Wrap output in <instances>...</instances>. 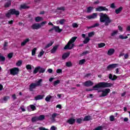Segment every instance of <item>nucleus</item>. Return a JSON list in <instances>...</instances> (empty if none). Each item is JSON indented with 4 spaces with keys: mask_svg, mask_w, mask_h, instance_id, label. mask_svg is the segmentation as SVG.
<instances>
[{
    "mask_svg": "<svg viewBox=\"0 0 130 130\" xmlns=\"http://www.w3.org/2000/svg\"><path fill=\"white\" fill-rule=\"evenodd\" d=\"M124 57L125 59L128 58V54H125L124 55Z\"/></svg>",
    "mask_w": 130,
    "mask_h": 130,
    "instance_id": "69168bd1",
    "label": "nucleus"
},
{
    "mask_svg": "<svg viewBox=\"0 0 130 130\" xmlns=\"http://www.w3.org/2000/svg\"><path fill=\"white\" fill-rule=\"evenodd\" d=\"M90 41V38L87 37L85 38L84 40L83 41L84 44H87V43H89Z\"/></svg>",
    "mask_w": 130,
    "mask_h": 130,
    "instance_id": "cd10ccee",
    "label": "nucleus"
},
{
    "mask_svg": "<svg viewBox=\"0 0 130 130\" xmlns=\"http://www.w3.org/2000/svg\"><path fill=\"white\" fill-rule=\"evenodd\" d=\"M54 29L56 32H58V33H59V32H61V31H62V30L61 29L59 28V27L56 26H54Z\"/></svg>",
    "mask_w": 130,
    "mask_h": 130,
    "instance_id": "aec40b11",
    "label": "nucleus"
},
{
    "mask_svg": "<svg viewBox=\"0 0 130 130\" xmlns=\"http://www.w3.org/2000/svg\"><path fill=\"white\" fill-rule=\"evenodd\" d=\"M95 35V31H92L88 33V38L89 37H93Z\"/></svg>",
    "mask_w": 130,
    "mask_h": 130,
    "instance_id": "79ce46f5",
    "label": "nucleus"
},
{
    "mask_svg": "<svg viewBox=\"0 0 130 130\" xmlns=\"http://www.w3.org/2000/svg\"><path fill=\"white\" fill-rule=\"evenodd\" d=\"M11 5H12V2L9 1L5 4V8H9V7L11 6Z\"/></svg>",
    "mask_w": 130,
    "mask_h": 130,
    "instance_id": "f704fd0d",
    "label": "nucleus"
},
{
    "mask_svg": "<svg viewBox=\"0 0 130 130\" xmlns=\"http://www.w3.org/2000/svg\"><path fill=\"white\" fill-rule=\"evenodd\" d=\"M25 9H28V7L26 4H22L20 6V10H25Z\"/></svg>",
    "mask_w": 130,
    "mask_h": 130,
    "instance_id": "c85d7f7f",
    "label": "nucleus"
},
{
    "mask_svg": "<svg viewBox=\"0 0 130 130\" xmlns=\"http://www.w3.org/2000/svg\"><path fill=\"white\" fill-rule=\"evenodd\" d=\"M91 119H92V118L90 116H86L84 117L83 121H88L89 120H91Z\"/></svg>",
    "mask_w": 130,
    "mask_h": 130,
    "instance_id": "b1692460",
    "label": "nucleus"
},
{
    "mask_svg": "<svg viewBox=\"0 0 130 130\" xmlns=\"http://www.w3.org/2000/svg\"><path fill=\"white\" fill-rule=\"evenodd\" d=\"M48 73H49V74H51V73H52L53 72V70L51 69H48Z\"/></svg>",
    "mask_w": 130,
    "mask_h": 130,
    "instance_id": "338daca9",
    "label": "nucleus"
},
{
    "mask_svg": "<svg viewBox=\"0 0 130 130\" xmlns=\"http://www.w3.org/2000/svg\"><path fill=\"white\" fill-rule=\"evenodd\" d=\"M42 81H43L42 79H40V80H39V81L36 82V83H35V84H36L37 87H38L39 86H42L41 83H42Z\"/></svg>",
    "mask_w": 130,
    "mask_h": 130,
    "instance_id": "a878e982",
    "label": "nucleus"
},
{
    "mask_svg": "<svg viewBox=\"0 0 130 130\" xmlns=\"http://www.w3.org/2000/svg\"><path fill=\"white\" fill-rule=\"evenodd\" d=\"M116 67H118V64L114 63V64H110L107 67V70L108 71H111V70H112V69H115Z\"/></svg>",
    "mask_w": 130,
    "mask_h": 130,
    "instance_id": "0eeeda50",
    "label": "nucleus"
},
{
    "mask_svg": "<svg viewBox=\"0 0 130 130\" xmlns=\"http://www.w3.org/2000/svg\"><path fill=\"white\" fill-rule=\"evenodd\" d=\"M75 121L76 119L74 118H70L67 121V122L69 123V124H74Z\"/></svg>",
    "mask_w": 130,
    "mask_h": 130,
    "instance_id": "a211bd4d",
    "label": "nucleus"
},
{
    "mask_svg": "<svg viewBox=\"0 0 130 130\" xmlns=\"http://www.w3.org/2000/svg\"><path fill=\"white\" fill-rule=\"evenodd\" d=\"M121 11H122V7H120L115 10V13L116 14H119Z\"/></svg>",
    "mask_w": 130,
    "mask_h": 130,
    "instance_id": "2f4dec72",
    "label": "nucleus"
},
{
    "mask_svg": "<svg viewBox=\"0 0 130 130\" xmlns=\"http://www.w3.org/2000/svg\"><path fill=\"white\" fill-rule=\"evenodd\" d=\"M8 99H10V97H9L8 96H6L4 98V101L5 102L8 101Z\"/></svg>",
    "mask_w": 130,
    "mask_h": 130,
    "instance_id": "4d7b16f0",
    "label": "nucleus"
},
{
    "mask_svg": "<svg viewBox=\"0 0 130 130\" xmlns=\"http://www.w3.org/2000/svg\"><path fill=\"white\" fill-rule=\"evenodd\" d=\"M46 23H47L46 21H43L41 23V24H40V25H41V27H42V26H44Z\"/></svg>",
    "mask_w": 130,
    "mask_h": 130,
    "instance_id": "680f3d73",
    "label": "nucleus"
},
{
    "mask_svg": "<svg viewBox=\"0 0 130 130\" xmlns=\"http://www.w3.org/2000/svg\"><path fill=\"white\" fill-rule=\"evenodd\" d=\"M56 72L57 74H60L62 73V70H61V69H57Z\"/></svg>",
    "mask_w": 130,
    "mask_h": 130,
    "instance_id": "13d9d810",
    "label": "nucleus"
},
{
    "mask_svg": "<svg viewBox=\"0 0 130 130\" xmlns=\"http://www.w3.org/2000/svg\"><path fill=\"white\" fill-rule=\"evenodd\" d=\"M4 47L3 48V49L4 50H6L7 48V46H8V43L7 42H5V44H4Z\"/></svg>",
    "mask_w": 130,
    "mask_h": 130,
    "instance_id": "6e6d98bb",
    "label": "nucleus"
},
{
    "mask_svg": "<svg viewBox=\"0 0 130 130\" xmlns=\"http://www.w3.org/2000/svg\"><path fill=\"white\" fill-rule=\"evenodd\" d=\"M110 121H114V116L113 115L110 117Z\"/></svg>",
    "mask_w": 130,
    "mask_h": 130,
    "instance_id": "5fc2aeb1",
    "label": "nucleus"
},
{
    "mask_svg": "<svg viewBox=\"0 0 130 130\" xmlns=\"http://www.w3.org/2000/svg\"><path fill=\"white\" fill-rule=\"evenodd\" d=\"M44 97V95H39L35 98V100L36 101H37V100H42V99H43Z\"/></svg>",
    "mask_w": 130,
    "mask_h": 130,
    "instance_id": "dca6fc26",
    "label": "nucleus"
},
{
    "mask_svg": "<svg viewBox=\"0 0 130 130\" xmlns=\"http://www.w3.org/2000/svg\"><path fill=\"white\" fill-rule=\"evenodd\" d=\"M8 57L9 58H12V57H13V53H10L8 54Z\"/></svg>",
    "mask_w": 130,
    "mask_h": 130,
    "instance_id": "bf43d9fd",
    "label": "nucleus"
},
{
    "mask_svg": "<svg viewBox=\"0 0 130 130\" xmlns=\"http://www.w3.org/2000/svg\"><path fill=\"white\" fill-rule=\"evenodd\" d=\"M98 12H102V11H108V9L105 7L100 6L95 9Z\"/></svg>",
    "mask_w": 130,
    "mask_h": 130,
    "instance_id": "6e6552de",
    "label": "nucleus"
},
{
    "mask_svg": "<svg viewBox=\"0 0 130 130\" xmlns=\"http://www.w3.org/2000/svg\"><path fill=\"white\" fill-rule=\"evenodd\" d=\"M19 14L20 12L19 11L16 10V9H11L6 14V17H7V18H10V17H11V15H16V16H19Z\"/></svg>",
    "mask_w": 130,
    "mask_h": 130,
    "instance_id": "20e7f679",
    "label": "nucleus"
},
{
    "mask_svg": "<svg viewBox=\"0 0 130 130\" xmlns=\"http://www.w3.org/2000/svg\"><path fill=\"white\" fill-rule=\"evenodd\" d=\"M6 60V57L0 53V61H5Z\"/></svg>",
    "mask_w": 130,
    "mask_h": 130,
    "instance_id": "58836bf2",
    "label": "nucleus"
},
{
    "mask_svg": "<svg viewBox=\"0 0 130 130\" xmlns=\"http://www.w3.org/2000/svg\"><path fill=\"white\" fill-rule=\"evenodd\" d=\"M51 98H52V96L50 95H48V96H47L45 98V101L47 102H49L50 101V99H51Z\"/></svg>",
    "mask_w": 130,
    "mask_h": 130,
    "instance_id": "7c9ffc66",
    "label": "nucleus"
},
{
    "mask_svg": "<svg viewBox=\"0 0 130 130\" xmlns=\"http://www.w3.org/2000/svg\"><path fill=\"white\" fill-rule=\"evenodd\" d=\"M44 54V51L43 50H41V51L39 52V54L38 55V57H41L42 55Z\"/></svg>",
    "mask_w": 130,
    "mask_h": 130,
    "instance_id": "473e14b6",
    "label": "nucleus"
},
{
    "mask_svg": "<svg viewBox=\"0 0 130 130\" xmlns=\"http://www.w3.org/2000/svg\"><path fill=\"white\" fill-rule=\"evenodd\" d=\"M70 52L65 53H64L62 56V59H66V58H67V57H69L70 56Z\"/></svg>",
    "mask_w": 130,
    "mask_h": 130,
    "instance_id": "6ab92c4d",
    "label": "nucleus"
},
{
    "mask_svg": "<svg viewBox=\"0 0 130 130\" xmlns=\"http://www.w3.org/2000/svg\"><path fill=\"white\" fill-rule=\"evenodd\" d=\"M112 86V84L107 82H100L93 87V89H89L88 91L98 90L99 88H109Z\"/></svg>",
    "mask_w": 130,
    "mask_h": 130,
    "instance_id": "f03ea898",
    "label": "nucleus"
},
{
    "mask_svg": "<svg viewBox=\"0 0 130 130\" xmlns=\"http://www.w3.org/2000/svg\"><path fill=\"white\" fill-rule=\"evenodd\" d=\"M83 119L82 118H78L77 119L76 122L77 123H81Z\"/></svg>",
    "mask_w": 130,
    "mask_h": 130,
    "instance_id": "3c124183",
    "label": "nucleus"
},
{
    "mask_svg": "<svg viewBox=\"0 0 130 130\" xmlns=\"http://www.w3.org/2000/svg\"><path fill=\"white\" fill-rule=\"evenodd\" d=\"M115 52V50H114V49L111 48L108 51L107 54L108 55H112V54H113Z\"/></svg>",
    "mask_w": 130,
    "mask_h": 130,
    "instance_id": "4468645a",
    "label": "nucleus"
},
{
    "mask_svg": "<svg viewBox=\"0 0 130 130\" xmlns=\"http://www.w3.org/2000/svg\"><path fill=\"white\" fill-rule=\"evenodd\" d=\"M109 79L112 80V81H114V80L117 79V77L116 75H112V74H110L109 76Z\"/></svg>",
    "mask_w": 130,
    "mask_h": 130,
    "instance_id": "2eb2a0df",
    "label": "nucleus"
},
{
    "mask_svg": "<svg viewBox=\"0 0 130 130\" xmlns=\"http://www.w3.org/2000/svg\"><path fill=\"white\" fill-rule=\"evenodd\" d=\"M59 83H60V81L59 80H57L54 81V86L55 87L57 86V85H58V84H59Z\"/></svg>",
    "mask_w": 130,
    "mask_h": 130,
    "instance_id": "c03bdc74",
    "label": "nucleus"
},
{
    "mask_svg": "<svg viewBox=\"0 0 130 130\" xmlns=\"http://www.w3.org/2000/svg\"><path fill=\"white\" fill-rule=\"evenodd\" d=\"M78 37H72L70 41L68 42L67 45L65 46L64 47V49H72L73 47H75V41L77 40Z\"/></svg>",
    "mask_w": 130,
    "mask_h": 130,
    "instance_id": "7ed1b4c3",
    "label": "nucleus"
},
{
    "mask_svg": "<svg viewBox=\"0 0 130 130\" xmlns=\"http://www.w3.org/2000/svg\"><path fill=\"white\" fill-rule=\"evenodd\" d=\"M54 43V42L53 41H51L50 43H49L47 45L45 46V48H48V47H50V46H52V44Z\"/></svg>",
    "mask_w": 130,
    "mask_h": 130,
    "instance_id": "4be33fe9",
    "label": "nucleus"
},
{
    "mask_svg": "<svg viewBox=\"0 0 130 130\" xmlns=\"http://www.w3.org/2000/svg\"><path fill=\"white\" fill-rule=\"evenodd\" d=\"M119 38H120V39H127V36L124 37L123 35H120Z\"/></svg>",
    "mask_w": 130,
    "mask_h": 130,
    "instance_id": "de8ad7c7",
    "label": "nucleus"
},
{
    "mask_svg": "<svg viewBox=\"0 0 130 130\" xmlns=\"http://www.w3.org/2000/svg\"><path fill=\"white\" fill-rule=\"evenodd\" d=\"M86 62V60L85 59H81L79 60V64L82 66V64H84Z\"/></svg>",
    "mask_w": 130,
    "mask_h": 130,
    "instance_id": "ea45409f",
    "label": "nucleus"
},
{
    "mask_svg": "<svg viewBox=\"0 0 130 130\" xmlns=\"http://www.w3.org/2000/svg\"><path fill=\"white\" fill-rule=\"evenodd\" d=\"M99 46V48H102V47H104L105 46V43H101L98 44Z\"/></svg>",
    "mask_w": 130,
    "mask_h": 130,
    "instance_id": "e433bc0d",
    "label": "nucleus"
},
{
    "mask_svg": "<svg viewBox=\"0 0 130 130\" xmlns=\"http://www.w3.org/2000/svg\"><path fill=\"white\" fill-rule=\"evenodd\" d=\"M36 50H37V48H35L31 51V55L34 56L36 54Z\"/></svg>",
    "mask_w": 130,
    "mask_h": 130,
    "instance_id": "72a5a7b5",
    "label": "nucleus"
},
{
    "mask_svg": "<svg viewBox=\"0 0 130 130\" xmlns=\"http://www.w3.org/2000/svg\"><path fill=\"white\" fill-rule=\"evenodd\" d=\"M98 14L97 13H93L90 15H88L86 16V18L89 20H91V19H96L97 18V16Z\"/></svg>",
    "mask_w": 130,
    "mask_h": 130,
    "instance_id": "1a4fd4ad",
    "label": "nucleus"
},
{
    "mask_svg": "<svg viewBox=\"0 0 130 130\" xmlns=\"http://www.w3.org/2000/svg\"><path fill=\"white\" fill-rule=\"evenodd\" d=\"M98 26H99V23H95L93 25H92L91 26L88 27V29H91V28H95V27H98Z\"/></svg>",
    "mask_w": 130,
    "mask_h": 130,
    "instance_id": "a18cd8bd",
    "label": "nucleus"
},
{
    "mask_svg": "<svg viewBox=\"0 0 130 130\" xmlns=\"http://www.w3.org/2000/svg\"><path fill=\"white\" fill-rule=\"evenodd\" d=\"M117 33H118V30H114L111 33V36L114 37V36H115V35H116V34H117Z\"/></svg>",
    "mask_w": 130,
    "mask_h": 130,
    "instance_id": "a19ab883",
    "label": "nucleus"
},
{
    "mask_svg": "<svg viewBox=\"0 0 130 130\" xmlns=\"http://www.w3.org/2000/svg\"><path fill=\"white\" fill-rule=\"evenodd\" d=\"M45 118V116L44 115H41L40 116L38 117L39 120H43Z\"/></svg>",
    "mask_w": 130,
    "mask_h": 130,
    "instance_id": "4c0bfd02",
    "label": "nucleus"
},
{
    "mask_svg": "<svg viewBox=\"0 0 130 130\" xmlns=\"http://www.w3.org/2000/svg\"><path fill=\"white\" fill-rule=\"evenodd\" d=\"M66 66L67 67H72V62H67Z\"/></svg>",
    "mask_w": 130,
    "mask_h": 130,
    "instance_id": "864d4df0",
    "label": "nucleus"
},
{
    "mask_svg": "<svg viewBox=\"0 0 130 130\" xmlns=\"http://www.w3.org/2000/svg\"><path fill=\"white\" fill-rule=\"evenodd\" d=\"M30 109H31L32 111L34 110H36V107H35V106L33 105H30V106L27 108V110L28 111H31V110H30Z\"/></svg>",
    "mask_w": 130,
    "mask_h": 130,
    "instance_id": "f3484780",
    "label": "nucleus"
},
{
    "mask_svg": "<svg viewBox=\"0 0 130 130\" xmlns=\"http://www.w3.org/2000/svg\"><path fill=\"white\" fill-rule=\"evenodd\" d=\"M22 60H19L17 63H16V66L17 67H20L22 64Z\"/></svg>",
    "mask_w": 130,
    "mask_h": 130,
    "instance_id": "09e8293b",
    "label": "nucleus"
},
{
    "mask_svg": "<svg viewBox=\"0 0 130 130\" xmlns=\"http://www.w3.org/2000/svg\"><path fill=\"white\" fill-rule=\"evenodd\" d=\"M93 8L92 7H89L87 8V13H91V11H93Z\"/></svg>",
    "mask_w": 130,
    "mask_h": 130,
    "instance_id": "49530a36",
    "label": "nucleus"
},
{
    "mask_svg": "<svg viewBox=\"0 0 130 130\" xmlns=\"http://www.w3.org/2000/svg\"><path fill=\"white\" fill-rule=\"evenodd\" d=\"M38 117H34L31 118V121L35 122V121H38Z\"/></svg>",
    "mask_w": 130,
    "mask_h": 130,
    "instance_id": "37998d69",
    "label": "nucleus"
},
{
    "mask_svg": "<svg viewBox=\"0 0 130 130\" xmlns=\"http://www.w3.org/2000/svg\"><path fill=\"white\" fill-rule=\"evenodd\" d=\"M57 10H60L61 11H64V7H58L57 8Z\"/></svg>",
    "mask_w": 130,
    "mask_h": 130,
    "instance_id": "e2e57ef3",
    "label": "nucleus"
},
{
    "mask_svg": "<svg viewBox=\"0 0 130 130\" xmlns=\"http://www.w3.org/2000/svg\"><path fill=\"white\" fill-rule=\"evenodd\" d=\"M72 26L74 28H78L79 27V25H78V24L76 23H73L72 24Z\"/></svg>",
    "mask_w": 130,
    "mask_h": 130,
    "instance_id": "8fccbe9b",
    "label": "nucleus"
},
{
    "mask_svg": "<svg viewBox=\"0 0 130 130\" xmlns=\"http://www.w3.org/2000/svg\"><path fill=\"white\" fill-rule=\"evenodd\" d=\"M37 87L36 83H31L29 85V91H33L34 89H35Z\"/></svg>",
    "mask_w": 130,
    "mask_h": 130,
    "instance_id": "ddd939ff",
    "label": "nucleus"
},
{
    "mask_svg": "<svg viewBox=\"0 0 130 130\" xmlns=\"http://www.w3.org/2000/svg\"><path fill=\"white\" fill-rule=\"evenodd\" d=\"M93 82L91 81V80H88L86 81L84 83V85L86 87H91V86H93Z\"/></svg>",
    "mask_w": 130,
    "mask_h": 130,
    "instance_id": "9b49d317",
    "label": "nucleus"
},
{
    "mask_svg": "<svg viewBox=\"0 0 130 130\" xmlns=\"http://www.w3.org/2000/svg\"><path fill=\"white\" fill-rule=\"evenodd\" d=\"M29 41H30V39H25L23 42L21 43V46H25V45H26V44L27 43V42H29Z\"/></svg>",
    "mask_w": 130,
    "mask_h": 130,
    "instance_id": "5701e85b",
    "label": "nucleus"
},
{
    "mask_svg": "<svg viewBox=\"0 0 130 130\" xmlns=\"http://www.w3.org/2000/svg\"><path fill=\"white\" fill-rule=\"evenodd\" d=\"M100 21L102 23H105V26H108L110 23H111V20L108 17L106 14H103L101 13L100 14Z\"/></svg>",
    "mask_w": 130,
    "mask_h": 130,
    "instance_id": "f257e3e1",
    "label": "nucleus"
},
{
    "mask_svg": "<svg viewBox=\"0 0 130 130\" xmlns=\"http://www.w3.org/2000/svg\"><path fill=\"white\" fill-rule=\"evenodd\" d=\"M36 22H40V21H43V18L41 17H37L35 19Z\"/></svg>",
    "mask_w": 130,
    "mask_h": 130,
    "instance_id": "bb28decb",
    "label": "nucleus"
},
{
    "mask_svg": "<svg viewBox=\"0 0 130 130\" xmlns=\"http://www.w3.org/2000/svg\"><path fill=\"white\" fill-rule=\"evenodd\" d=\"M126 30H127V31H130V25H129V26H128L126 27Z\"/></svg>",
    "mask_w": 130,
    "mask_h": 130,
    "instance_id": "774afa93",
    "label": "nucleus"
},
{
    "mask_svg": "<svg viewBox=\"0 0 130 130\" xmlns=\"http://www.w3.org/2000/svg\"><path fill=\"white\" fill-rule=\"evenodd\" d=\"M59 46L58 45L54 46L53 48L51 50V53H55Z\"/></svg>",
    "mask_w": 130,
    "mask_h": 130,
    "instance_id": "f8f14e48",
    "label": "nucleus"
},
{
    "mask_svg": "<svg viewBox=\"0 0 130 130\" xmlns=\"http://www.w3.org/2000/svg\"><path fill=\"white\" fill-rule=\"evenodd\" d=\"M56 129V127L55 126H52L50 129V130H55Z\"/></svg>",
    "mask_w": 130,
    "mask_h": 130,
    "instance_id": "0e129e2a",
    "label": "nucleus"
},
{
    "mask_svg": "<svg viewBox=\"0 0 130 130\" xmlns=\"http://www.w3.org/2000/svg\"><path fill=\"white\" fill-rule=\"evenodd\" d=\"M41 27V25L39 23H35L31 26V28L36 30H38V29H40Z\"/></svg>",
    "mask_w": 130,
    "mask_h": 130,
    "instance_id": "9d476101",
    "label": "nucleus"
},
{
    "mask_svg": "<svg viewBox=\"0 0 130 130\" xmlns=\"http://www.w3.org/2000/svg\"><path fill=\"white\" fill-rule=\"evenodd\" d=\"M19 73V68H14L13 69H10V74L13 75V76H15V75H18Z\"/></svg>",
    "mask_w": 130,
    "mask_h": 130,
    "instance_id": "423d86ee",
    "label": "nucleus"
},
{
    "mask_svg": "<svg viewBox=\"0 0 130 130\" xmlns=\"http://www.w3.org/2000/svg\"><path fill=\"white\" fill-rule=\"evenodd\" d=\"M26 68L27 70H32V67H31V65H30V64L26 65Z\"/></svg>",
    "mask_w": 130,
    "mask_h": 130,
    "instance_id": "603ef678",
    "label": "nucleus"
},
{
    "mask_svg": "<svg viewBox=\"0 0 130 130\" xmlns=\"http://www.w3.org/2000/svg\"><path fill=\"white\" fill-rule=\"evenodd\" d=\"M66 19H61L57 20L56 22L57 24H60V25H63V23L66 22Z\"/></svg>",
    "mask_w": 130,
    "mask_h": 130,
    "instance_id": "412c9836",
    "label": "nucleus"
},
{
    "mask_svg": "<svg viewBox=\"0 0 130 130\" xmlns=\"http://www.w3.org/2000/svg\"><path fill=\"white\" fill-rule=\"evenodd\" d=\"M39 69H40V66L36 67L34 70V74H37L39 72Z\"/></svg>",
    "mask_w": 130,
    "mask_h": 130,
    "instance_id": "c9c22d12",
    "label": "nucleus"
},
{
    "mask_svg": "<svg viewBox=\"0 0 130 130\" xmlns=\"http://www.w3.org/2000/svg\"><path fill=\"white\" fill-rule=\"evenodd\" d=\"M59 115L58 114L56 113H54L53 114L51 115V118L53 119V120H54L55 119V117H57V116Z\"/></svg>",
    "mask_w": 130,
    "mask_h": 130,
    "instance_id": "c756f323",
    "label": "nucleus"
},
{
    "mask_svg": "<svg viewBox=\"0 0 130 130\" xmlns=\"http://www.w3.org/2000/svg\"><path fill=\"white\" fill-rule=\"evenodd\" d=\"M110 8H111L112 9H115V4L114 3H112V4H111Z\"/></svg>",
    "mask_w": 130,
    "mask_h": 130,
    "instance_id": "052dcab7",
    "label": "nucleus"
},
{
    "mask_svg": "<svg viewBox=\"0 0 130 130\" xmlns=\"http://www.w3.org/2000/svg\"><path fill=\"white\" fill-rule=\"evenodd\" d=\"M45 68H41V67H40V68H39V74L43 73L44 72H45Z\"/></svg>",
    "mask_w": 130,
    "mask_h": 130,
    "instance_id": "393cba45",
    "label": "nucleus"
},
{
    "mask_svg": "<svg viewBox=\"0 0 130 130\" xmlns=\"http://www.w3.org/2000/svg\"><path fill=\"white\" fill-rule=\"evenodd\" d=\"M100 92H102L100 97H105V96H107L108 93L110 92V89L106 88L102 90H98V93H100Z\"/></svg>",
    "mask_w": 130,
    "mask_h": 130,
    "instance_id": "39448f33",
    "label": "nucleus"
}]
</instances>
